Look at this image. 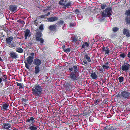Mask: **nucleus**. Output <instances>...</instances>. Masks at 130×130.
I'll list each match as a JSON object with an SVG mask.
<instances>
[{
	"label": "nucleus",
	"mask_w": 130,
	"mask_h": 130,
	"mask_svg": "<svg viewBox=\"0 0 130 130\" xmlns=\"http://www.w3.org/2000/svg\"><path fill=\"white\" fill-rule=\"evenodd\" d=\"M42 88L40 86L37 85L34 86V88L32 89V90L33 94L36 96H39L42 94Z\"/></svg>",
	"instance_id": "nucleus-1"
},
{
	"label": "nucleus",
	"mask_w": 130,
	"mask_h": 130,
	"mask_svg": "<svg viewBox=\"0 0 130 130\" xmlns=\"http://www.w3.org/2000/svg\"><path fill=\"white\" fill-rule=\"evenodd\" d=\"M35 34L36 41L40 42L41 44H43L44 41L42 38L43 35L41 31H39L38 30H37Z\"/></svg>",
	"instance_id": "nucleus-2"
},
{
	"label": "nucleus",
	"mask_w": 130,
	"mask_h": 130,
	"mask_svg": "<svg viewBox=\"0 0 130 130\" xmlns=\"http://www.w3.org/2000/svg\"><path fill=\"white\" fill-rule=\"evenodd\" d=\"M33 63L36 66L35 68V73L37 74L40 72V66L41 63V60L37 58L34 59Z\"/></svg>",
	"instance_id": "nucleus-3"
},
{
	"label": "nucleus",
	"mask_w": 130,
	"mask_h": 130,
	"mask_svg": "<svg viewBox=\"0 0 130 130\" xmlns=\"http://www.w3.org/2000/svg\"><path fill=\"white\" fill-rule=\"evenodd\" d=\"M118 97L121 99L123 101H126L129 99L130 93L127 91H122L120 94H118Z\"/></svg>",
	"instance_id": "nucleus-4"
},
{
	"label": "nucleus",
	"mask_w": 130,
	"mask_h": 130,
	"mask_svg": "<svg viewBox=\"0 0 130 130\" xmlns=\"http://www.w3.org/2000/svg\"><path fill=\"white\" fill-rule=\"evenodd\" d=\"M111 10L112 8L110 7H108L106 8L105 10L102 12V16L104 17H109L111 15Z\"/></svg>",
	"instance_id": "nucleus-5"
},
{
	"label": "nucleus",
	"mask_w": 130,
	"mask_h": 130,
	"mask_svg": "<svg viewBox=\"0 0 130 130\" xmlns=\"http://www.w3.org/2000/svg\"><path fill=\"white\" fill-rule=\"evenodd\" d=\"M93 110L92 107H89L86 108L84 110L82 113V115L84 116L88 117L90 115V113L92 112Z\"/></svg>",
	"instance_id": "nucleus-6"
},
{
	"label": "nucleus",
	"mask_w": 130,
	"mask_h": 130,
	"mask_svg": "<svg viewBox=\"0 0 130 130\" xmlns=\"http://www.w3.org/2000/svg\"><path fill=\"white\" fill-rule=\"evenodd\" d=\"M77 73L71 72L70 75V77L72 81L76 82L77 79V76H76Z\"/></svg>",
	"instance_id": "nucleus-7"
},
{
	"label": "nucleus",
	"mask_w": 130,
	"mask_h": 130,
	"mask_svg": "<svg viewBox=\"0 0 130 130\" xmlns=\"http://www.w3.org/2000/svg\"><path fill=\"white\" fill-rule=\"evenodd\" d=\"M59 113L58 114L57 113V115L58 114V117L57 118V123L59 122V124L61 125L62 123H63L62 121L63 119V118L62 115L60 114V112H61L60 110L59 111Z\"/></svg>",
	"instance_id": "nucleus-8"
},
{
	"label": "nucleus",
	"mask_w": 130,
	"mask_h": 130,
	"mask_svg": "<svg viewBox=\"0 0 130 130\" xmlns=\"http://www.w3.org/2000/svg\"><path fill=\"white\" fill-rule=\"evenodd\" d=\"M56 24L50 25L48 27L49 30L50 31L51 33H52L53 32L55 31L56 29L57 25Z\"/></svg>",
	"instance_id": "nucleus-9"
},
{
	"label": "nucleus",
	"mask_w": 130,
	"mask_h": 130,
	"mask_svg": "<svg viewBox=\"0 0 130 130\" xmlns=\"http://www.w3.org/2000/svg\"><path fill=\"white\" fill-rule=\"evenodd\" d=\"M26 122L27 123L30 124V125L34 124H33L35 122V118L32 117H29L28 119H27L26 120Z\"/></svg>",
	"instance_id": "nucleus-10"
},
{
	"label": "nucleus",
	"mask_w": 130,
	"mask_h": 130,
	"mask_svg": "<svg viewBox=\"0 0 130 130\" xmlns=\"http://www.w3.org/2000/svg\"><path fill=\"white\" fill-rule=\"evenodd\" d=\"M69 71L70 72L71 71H73V72L75 73H79L78 72V68L77 67V66L75 65L73 66L72 67L70 68L69 69Z\"/></svg>",
	"instance_id": "nucleus-11"
},
{
	"label": "nucleus",
	"mask_w": 130,
	"mask_h": 130,
	"mask_svg": "<svg viewBox=\"0 0 130 130\" xmlns=\"http://www.w3.org/2000/svg\"><path fill=\"white\" fill-rule=\"evenodd\" d=\"M11 125L9 122L3 123L2 127L3 129H8L11 127Z\"/></svg>",
	"instance_id": "nucleus-12"
},
{
	"label": "nucleus",
	"mask_w": 130,
	"mask_h": 130,
	"mask_svg": "<svg viewBox=\"0 0 130 130\" xmlns=\"http://www.w3.org/2000/svg\"><path fill=\"white\" fill-rule=\"evenodd\" d=\"M129 69V64L127 63H124L122 65L121 69L123 71H127Z\"/></svg>",
	"instance_id": "nucleus-13"
},
{
	"label": "nucleus",
	"mask_w": 130,
	"mask_h": 130,
	"mask_svg": "<svg viewBox=\"0 0 130 130\" xmlns=\"http://www.w3.org/2000/svg\"><path fill=\"white\" fill-rule=\"evenodd\" d=\"M108 46L105 47H103L102 48V52H104V54L105 55H109L110 50L108 48Z\"/></svg>",
	"instance_id": "nucleus-14"
},
{
	"label": "nucleus",
	"mask_w": 130,
	"mask_h": 130,
	"mask_svg": "<svg viewBox=\"0 0 130 130\" xmlns=\"http://www.w3.org/2000/svg\"><path fill=\"white\" fill-rule=\"evenodd\" d=\"M9 9L12 12H16L17 11V7L16 5H11L9 7Z\"/></svg>",
	"instance_id": "nucleus-15"
},
{
	"label": "nucleus",
	"mask_w": 130,
	"mask_h": 130,
	"mask_svg": "<svg viewBox=\"0 0 130 130\" xmlns=\"http://www.w3.org/2000/svg\"><path fill=\"white\" fill-rule=\"evenodd\" d=\"M104 129L105 130H116V128L115 126L110 125L106 127H104Z\"/></svg>",
	"instance_id": "nucleus-16"
},
{
	"label": "nucleus",
	"mask_w": 130,
	"mask_h": 130,
	"mask_svg": "<svg viewBox=\"0 0 130 130\" xmlns=\"http://www.w3.org/2000/svg\"><path fill=\"white\" fill-rule=\"evenodd\" d=\"M71 39L73 42L75 43L78 40L80 41L81 39L80 38H78L77 36L74 35L72 36Z\"/></svg>",
	"instance_id": "nucleus-17"
},
{
	"label": "nucleus",
	"mask_w": 130,
	"mask_h": 130,
	"mask_svg": "<svg viewBox=\"0 0 130 130\" xmlns=\"http://www.w3.org/2000/svg\"><path fill=\"white\" fill-rule=\"evenodd\" d=\"M9 55L13 59H16L18 57L17 54L15 52H11Z\"/></svg>",
	"instance_id": "nucleus-18"
},
{
	"label": "nucleus",
	"mask_w": 130,
	"mask_h": 130,
	"mask_svg": "<svg viewBox=\"0 0 130 130\" xmlns=\"http://www.w3.org/2000/svg\"><path fill=\"white\" fill-rule=\"evenodd\" d=\"M123 34L124 35H126L127 37H129L130 36V34L127 28H124L123 30Z\"/></svg>",
	"instance_id": "nucleus-19"
},
{
	"label": "nucleus",
	"mask_w": 130,
	"mask_h": 130,
	"mask_svg": "<svg viewBox=\"0 0 130 130\" xmlns=\"http://www.w3.org/2000/svg\"><path fill=\"white\" fill-rule=\"evenodd\" d=\"M30 33V30L28 29H26L25 32L24 37L25 39H27L28 36L30 37V35H29Z\"/></svg>",
	"instance_id": "nucleus-20"
},
{
	"label": "nucleus",
	"mask_w": 130,
	"mask_h": 130,
	"mask_svg": "<svg viewBox=\"0 0 130 130\" xmlns=\"http://www.w3.org/2000/svg\"><path fill=\"white\" fill-rule=\"evenodd\" d=\"M33 57H32L30 56H28L27 58V63L28 64L31 65L33 62Z\"/></svg>",
	"instance_id": "nucleus-21"
},
{
	"label": "nucleus",
	"mask_w": 130,
	"mask_h": 130,
	"mask_svg": "<svg viewBox=\"0 0 130 130\" xmlns=\"http://www.w3.org/2000/svg\"><path fill=\"white\" fill-rule=\"evenodd\" d=\"M57 20V17H50L48 18L47 20L48 21L50 22H54Z\"/></svg>",
	"instance_id": "nucleus-22"
},
{
	"label": "nucleus",
	"mask_w": 130,
	"mask_h": 130,
	"mask_svg": "<svg viewBox=\"0 0 130 130\" xmlns=\"http://www.w3.org/2000/svg\"><path fill=\"white\" fill-rule=\"evenodd\" d=\"M37 126L35 124H32L29 125V130H37Z\"/></svg>",
	"instance_id": "nucleus-23"
},
{
	"label": "nucleus",
	"mask_w": 130,
	"mask_h": 130,
	"mask_svg": "<svg viewBox=\"0 0 130 130\" xmlns=\"http://www.w3.org/2000/svg\"><path fill=\"white\" fill-rule=\"evenodd\" d=\"M13 37L12 36L7 38L6 39V43L7 44H10L13 40Z\"/></svg>",
	"instance_id": "nucleus-24"
},
{
	"label": "nucleus",
	"mask_w": 130,
	"mask_h": 130,
	"mask_svg": "<svg viewBox=\"0 0 130 130\" xmlns=\"http://www.w3.org/2000/svg\"><path fill=\"white\" fill-rule=\"evenodd\" d=\"M62 48L64 52L67 53L69 52L70 51V48H67L64 45L62 46Z\"/></svg>",
	"instance_id": "nucleus-25"
},
{
	"label": "nucleus",
	"mask_w": 130,
	"mask_h": 130,
	"mask_svg": "<svg viewBox=\"0 0 130 130\" xmlns=\"http://www.w3.org/2000/svg\"><path fill=\"white\" fill-rule=\"evenodd\" d=\"M84 58L85 59L87 60L88 62H90L91 61V60L90 58V57L88 56V54H86L84 56Z\"/></svg>",
	"instance_id": "nucleus-26"
},
{
	"label": "nucleus",
	"mask_w": 130,
	"mask_h": 130,
	"mask_svg": "<svg viewBox=\"0 0 130 130\" xmlns=\"http://www.w3.org/2000/svg\"><path fill=\"white\" fill-rule=\"evenodd\" d=\"M90 77L93 79H95L97 78V76L96 74L94 72H92L90 75Z\"/></svg>",
	"instance_id": "nucleus-27"
},
{
	"label": "nucleus",
	"mask_w": 130,
	"mask_h": 130,
	"mask_svg": "<svg viewBox=\"0 0 130 130\" xmlns=\"http://www.w3.org/2000/svg\"><path fill=\"white\" fill-rule=\"evenodd\" d=\"M15 51L17 52L21 53H22L23 51V49L20 47L16 48L15 49Z\"/></svg>",
	"instance_id": "nucleus-28"
},
{
	"label": "nucleus",
	"mask_w": 130,
	"mask_h": 130,
	"mask_svg": "<svg viewBox=\"0 0 130 130\" xmlns=\"http://www.w3.org/2000/svg\"><path fill=\"white\" fill-rule=\"evenodd\" d=\"M67 2L66 0H60L59 2V4L60 5L63 6Z\"/></svg>",
	"instance_id": "nucleus-29"
},
{
	"label": "nucleus",
	"mask_w": 130,
	"mask_h": 130,
	"mask_svg": "<svg viewBox=\"0 0 130 130\" xmlns=\"http://www.w3.org/2000/svg\"><path fill=\"white\" fill-rule=\"evenodd\" d=\"M9 106V104L8 103H5L3 104L2 105L3 108L5 110H6Z\"/></svg>",
	"instance_id": "nucleus-30"
},
{
	"label": "nucleus",
	"mask_w": 130,
	"mask_h": 130,
	"mask_svg": "<svg viewBox=\"0 0 130 130\" xmlns=\"http://www.w3.org/2000/svg\"><path fill=\"white\" fill-rule=\"evenodd\" d=\"M71 2H68L66 4H65L64 6V7L65 8H68L70 6H71Z\"/></svg>",
	"instance_id": "nucleus-31"
},
{
	"label": "nucleus",
	"mask_w": 130,
	"mask_h": 130,
	"mask_svg": "<svg viewBox=\"0 0 130 130\" xmlns=\"http://www.w3.org/2000/svg\"><path fill=\"white\" fill-rule=\"evenodd\" d=\"M64 24V21L63 20H59L58 21V23H57V24H58L59 25L62 26V28H63L64 26H63Z\"/></svg>",
	"instance_id": "nucleus-32"
},
{
	"label": "nucleus",
	"mask_w": 130,
	"mask_h": 130,
	"mask_svg": "<svg viewBox=\"0 0 130 130\" xmlns=\"http://www.w3.org/2000/svg\"><path fill=\"white\" fill-rule=\"evenodd\" d=\"M50 14V12H47L46 14H45L41 15L40 16V17L42 18H44L45 17L49 15Z\"/></svg>",
	"instance_id": "nucleus-33"
},
{
	"label": "nucleus",
	"mask_w": 130,
	"mask_h": 130,
	"mask_svg": "<svg viewBox=\"0 0 130 130\" xmlns=\"http://www.w3.org/2000/svg\"><path fill=\"white\" fill-rule=\"evenodd\" d=\"M118 80L120 83H122L124 80V78L123 76H120L118 78Z\"/></svg>",
	"instance_id": "nucleus-34"
},
{
	"label": "nucleus",
	"mask_w": 130,
	"mask_h": 130,
	"mask_svg": "<svg viewBox=\"0 0 130 130\" xmlns=\"http://www.w3.org/2000/svg\"><path fill=\"white\" fill-rule=\"evenodd\" d=\"M125 21L127 24H130V17H127L125 18Z\"/></svg>",
	"instance_id": "nucleus-35"
},
{
	"label": "nucleus",
	"mask_w": 130,
	"mask_h": 130,
	"mask_svg": "<svg viewBox=\"0 0 130 130\" xmlns=\"http://www.w3.org/2000/svg\"><path fill=\"white\" fill-rule=\"evenodd\" d=\"M16 84H17V86H19L20 89H22L23 88V87L22 86V83H19L18 82L16 83Z\"/></svg>",
	"instance_id": "nucleus-36"
},
{
	"label": "nucleus",
	"mask_w": 130,
	"mask_h": 130,
	"mask_svg": "<svg viewBox=\"0 0 130 130\" xmlns=\"http://www.w3.org/2000/svg\"><path fill=\"white\" fill-rule=\"evenodd\" d=\"M125 14L127 16H130V9H128L126 10Z\"/></svg>",
	"instance_id": "nucleus-37"
},
{
	"label": "nucleus",
	"mask_w": 130,
	"mask_h": 130,
	"mask_svg": "<svg viewBox=\"0 0 130 130\" xmlns=\"http://www.w3.org/2000/svg\"><path fill=\"white\" fill-rule=\"evenodd\" d=\"M119 28L116 27H114L112 29V30L114 32H116L118 31Z\"/></svg>",
	"instance_id": "nucleus-38"
},
{
	"label": "nucleus",
	"mask_w": 130,
	"mask_h": 130,
	"mask_svg": "<svg viewBox=\"0 0 130 130\" xmlns=\"http://www.w3.org/2000/svg\"><path fill=\"white\" fill-rule=\"evenodd\" d=\"M107 7V5L106 4H101V8L102 9H104L105 8Z\"/></svg>",
	"instance_id": "nucleus-39"
},
{
	"label": "nucleus",
	"mask_w": 130,
	"mask_h": 130,
	"mask_svg": "<svg viewBox=\"0 0 130 130\" xmlns=\"http://www.w3.org/2000/svg\"><path fill=\"white\" fill-rule=\"evenodd\" d=\"M126 56V55L125 54L123 53L120 54V56L122 57V58H124Z\"/></svg>",
	"instance_id": "nucleus-40"
},
{
	"label": "nucleus",
	"mask_w": 130,
	"mask_h": 130,
	"mask_svg": "<svg viewBox=\"0 0 130 130\" xmlns=\"http://www.w3.org/2000/svg\"><path fill=\"white\" fill-rule=\"evenodd\" d=\"M39 29L41 31L43 30L44 29L43 25L41 24L40 25L39 27Z\"/></svg>",
	"instance_id": "nucleus-41"
},
{
	"label": "nucleus",
	"mask_w": 130,
	"mask_h": 130,
	"mask_svg": "<svg viewBox=\"0 0 130 130\" xmlns=\"http://www.w3.org/2000/svg\"><path fill=\"white\" fill-rule=\"evenodd\" d=\"M75 23L74 22H71L70 23V27H71L75 26Z\"/></svg>",
	"instance_id": "nucleus-42"
},
{
	"label": "nucleus",
	"mask_w": 130,
	"mask_h": 130,
	"mask_svg": "<svg viewBox=\"0 0 130 130\" xmlns=\"http://www.w3.org/2000/svg\"><path fill=\"white\" fill-rule=\"evenodd\" d=\"M9 46L10 47H14L15 46V45L13 43H10V44H9Z\"/></svg>",
	"instance_id": "nucleus-43"
},
{
	"label": "nucleus",
	"mask_w": 130,
	"mask_h": 130,
	"mask_svg": "<svg viewBox=\"0 0 130 130\" xmlns=\"http://www.w3.org/2000/svg\"><path fill=\"white\" fill-rule=\"evenodd\" d=\"M94 117L91 116L89 118V121L91 122H92L94 120Z\"/></svg>",
	"instance_id": "nucleus-44"
},
{
	"label": "nucleus",
	"mask_w": 130,
	"mask_h": 130,
	"mask_svg": "<svg viewBox=\"0 0 130 130\" xmlns=\"http://www.w3.org/2000/svg\"><path fill=\"white\" fill-rule=\"evenodd\" d=\"M3 79V80L4 82H6L7 79V76L5 75L3 76V77L2 78Z\"/></svg>",
	"instance_id": "nucleus-45"
},
{
	"label": "nucleus",
	"mask_w": 130,
	"mask_h": 130,
	"mask_svg": "<svg viewBox=\"0 0 130 130\" xmlns=\"http://www.w3.org/2000/svg\"><path fill=\"white\" fill-rule=\"evenodd\" d=\"M102 67L103 68H104L105 69H107L109 68V66H106L105 65H103L102 66Z\"/></svg>",
	"instance_id": "nucleus-46"
},
{
	"label": "nucleus",
	"mask_w": 130,
	"mask_h": 130,
	"mask_svg": "<svg viewBox=\"0 0 130 130\" xmlns=\"http://www.w3.org/2000/svg\"><path fill=\"white\" fill-rule=\"evenodd\" d=\"M25 67L27 69H29V66L28 65L26 62H25Z\"/></svg>",
	"instance_id": "nucleus-47"
},
{
	"label": "nucleus",
	"mask_w": 130,
	"mask_h": 130,
	"mask_svg": "<svg viewBox=\"0 0 130 130\" xmlns=\"http://www.w3.org/2000/svg\"><path fill=\"white\" fill-rule=\"evenodd\" d=\"M79 11L78 9H76L74 13L76 14H77L78 13H79Z\"/></svg>",
	"instance_id": "nucleus-48"
},
{
	"label": "nucleus",
	"mask_w": 130,
	"mask_h": 130,
	"mask_svg": "<svg viewBox=\"0 0 130 130\" xmlns=\"http://www.w3.org/2000/svg\"><path fill=\"white\" fill-rule=\"evenodd\" d=\"M84 43L85 46L87 47H88L89 46V44L87 42H85Z\"/></svg>",
	"instance_id": "nucleus-49"
},
{
	"label": "nucleus",
	"mask_w": 130,
	"mask_h": 130,
	"mask_svg": "<svg viewBox=\"0 0 130 130\" xmlns=\"http://www.w3.org/2000/svg\"><path fill=\"white\" fill-rule=\"evenodd\" d=\"M30 55L32 56L31 57H33V58H34V57L35 56V54L34 53H30Z\"/></svg>",
	"instance_id": "nucleus-50"
},
{
	"label": "nucleus",
	"mask_w": 130,
	"mask_h": 130,
	"mask_svg": "<svg viewBox=\"0 0 130 130\" xmlns=\"http://www.w3.org/2000/svg\"><path fill=\"white\" fill-rule=\"evenodd\" d=\"M22 100L24 102H25L26 101V99L24 98H23L22 99Z\"/></svg>",
	"instance_id": "nucleus-51"
},
{
	"label": "nucleus",
	"mask_w": 130,
	"mask_h": 130,
	"mask_svg": "<svg viewBox=\"0 0 130 130\" xmlns=\"http://www.w3.org/2000/svg\"><path fill=\"white\" fill-rule=\"evenodd\" d=\"M32 45V43H31L30 42L28 43V45L29 46H31Z\"/></svg>",
	"instance_id": "nucleus-52"
},
{
	"label": "nucleus",
	"mask_w": 130,
	"mask_h": 130,
	"mask_svg": "<svg viewBox=\"0 0 130 130\" xmlns=\"http://www.w3.org/2000/svg\"><path fill=\"white\" fill-rule=\"evenodd\" d=\"M127 57L130 58V52H128V53L127 54Z\"/></svg>",
	"instance_id": "nucleus-53"
},
{
	"label": "nucleus",
	"mask_w": 130,
	"mask_h": 130,
	"mask_svg": "<svg viewBox=\"0 0 130 130\" xmlns=\"http://www.w3.org/2000/svg\"><path fill=\"white\" fill-rule=\"evenodd\" d=\"M84 63L85 64H87V61L86 60H85L83 61Z\"/></svg>",
	"instance_id": "nucleus-54"
},
{
	"label": "nucleus",
	"mask_w": 130,
	"mask_h": 130,
	"mask_svg": "<svg viewBox=\"0 0 130 130\" xmlns=\"http://www.w3.org/2000/svg\"><path fill=\"white\" fill-rule=\"evenodd\" d=\"M102 17H103L101 19H100L101 21H103V20H104V19H105V17H103V16H102Z\"/></svg>",
	"instance_id": "nucleus-55"
},
{
	"label": "nucleus",
	"mask_w": 130,
	"mask_h": 130,
	"mask_svg": "<svg viewBox=\"0 0 130 130\" xmlns=\"http://www.w3.org/2000/svg\"><path fill=\"white\" fill-rule=\"evenodd\" d=\"M37 19H36L34 21V22L35 23V25L37 26V24H36V23H37Z\"/></svg>",
	"instance_id": "nucleus-56"
},
{
	"label": "nucleus",
	"mask_w": 130,
	"mask_h": 130,
	"mask_svg": "<svg viewBox=\"0 0 130 130\" xmlns=\"http://www.w3.org/2000/svg\"><path fill=\"white\" fill-rule=\"evenodd\" d=\"M85 46V45L84 44H83V45L82 46V48H84Z\"/></svg>",
	"instance_id": "nucleus-57"
},
{
	"label": "nucleus",
	"mask_w": 130,
	"mask_h": 130,
	"mask_svg": "<svg viewBox=\"0 0 130 130\" xmlns=\"http://www.w3.org/2000/svg\"><path fill=\"white\" fill-rule=\"evenodd\" d=\"M99 70L100 71H101L102 72H103V68H101L99 69Z\"/></svg>",
	"instance_id": "nucleus-58"
},
{
	"label": "nucleus",
	"mask_w": 130,
	"mask_h": 130,
	"mask_svg": "<svg viewBox=\"0 0 130 130\" xmlns=\"http://www.w3.org/2000/svg\"><path fill=\"white\" fill-rule=\"evenodd\" d=\"M99 102V100L98 99H97V100L95 101V103H96L98 102Z\"/></svg>",
	"instance_id": "nucleus-59"
},
{
	"label": "nucleus",
	"mask_w": 130,
	"mask_h": 130,
	"mask_svg": "<svg viewBox=\"0 0 130 130\" xmlns=\"http://www.w3.org/2000/svg\"><path fill=\"white\" fill-rule=\"evenodd\" d=\"M5 36V35L3 34H1V37H4Z\"/></svg>",
	"instance_id": "nucleus-60"
},
{
	"label": "nucleus",
	"mask_w": 130,
	"mask_h": 130,
	"mask_svg": "<svg viewBox=\"0 0 130 130\" xmlns=\"http://www.w3.org/2000/svg\"><path fill=\"white\" fill-rule=\"evenodd\" d=\"M48 8H47L46 9H44V11H46L47 10H48Z\"/></svg>",
	"instance_id": "nucleus-61"
},
{
	"label": "nucleus",
	"mask_w": 130,
	"mask_h": 130,
	"mask_svg": "<svg viewBox=\"0 0 130 130\" xmlns=\"http://www.w3.org/2000/svg\"><path fill=\"white\" fill-rule=\"evenodd\" d=\"M2 81V79L0 78V83H1Z\"/></svg>",
	"instance_id": "nucleus-62"
},
{
	"label": "nucleus",
	"mask_w": 130,
	"mask_h": 130,
	"mask_svg": "<svg viewBox=\"0 0 130 130\" xmlns=\"http://www.w3.org/2000/svg\"><path fill=\"white\" fill-rule=\"evenodd\" d=\"M109 64V63L108 62H106V63H105V65H108V64Z\"/></svg>",
	"instance_id": "nucleus-63"
},
{
	"label": "nucleus",
	"mask_w": 130,
	"mask_h": 130,
	"mask_svg": "<svg viewBox=\"0 0 130 130\" xmlns=\"http://www.w3.org/2000/svg\"><path fill=\"white\" fill-rule=\"evenodd\" d=\"M3 61V59H2L1 57H0V61Z\"/></svg>",
	"instance_id": "nucleus-64"
}]
</instances>
